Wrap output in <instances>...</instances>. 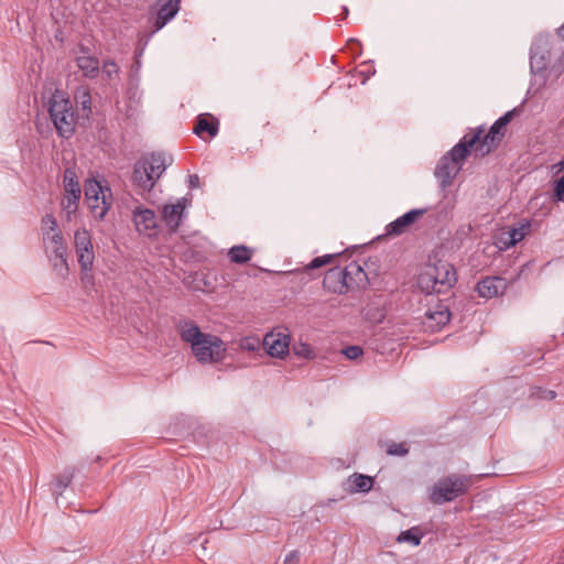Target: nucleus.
Here are the masks:
<instances>
[{
  "label": "nucleus",
  "mask_w": 564,
  "mask_h": 564,
  "mask_svg": "<svg viewBox=\"0 0 564 564\" xmlns=\"http://www.w3.org/2000/svg\"><path fill=\"white\" fill-rule=\"evenodd\" d=\"M299 562H300V552L292 551L285 556L283 564H299Z\"/></svg>",
  "instance_id": "obj_44"
},
{
  "label": "nucleus",
  "mask_w": 564,
  "mask_h": 564,
  "mask_svg": "<svg viewBox=\"0 0 564 564\" xmlns=\"http://www.w3.org/2000/svg\"><path fill=\"white\" fill-rule=\"evenodd\" d=\"M63 183L65 191L64 195L80 197L82 191L75 170L66 169L64 171Z\"/></svg>",
  "instance_id": "obj_22"
},
{
  "label": "nucleus",
  "mask_w": 564,
  "mask_h": 564,
  "mask_svg": "<svg viewBox=\"0 0 564 564\" xmlns=\"http://www.w3.org/2000/svg\"><path fill=\"white\" fill-rule=\"evenodd\" d=\"M181 0H166L159 1L158 17L154 22L155 30H161L167 22H170L180 10Z\"/></svg>",
  "instance_id": "obj_18"
},
{
  "label": "nucleus",
  "mask_w": 564,
  "mask_h": 564,
  "mask_svg": "<svg viewBox=\"0 0 564 564\" xmlns=\"http://www.w3.org/2000/svg\"><path fill=\"white\" fill-rule=\"evenodd\" d=\"M423 538V533L421 530L416 527L410 528L409 530H405L400 533L398 536L399 542H408L414 546H417L421 543V540Z\"/></svg>",
  "instance_id": "obj_27"
},
{
  "label": "nucleus",
  "mask_w": 564,
  "mask_h": 564,
  "mask_svg": "<svg viewBox=\"0 0 564 564\" xmlns=\"http://www.w3.org/2000/svg\"><path fill=\"white\" fill-rule=\"evenodd\" d=\"M76 473L75 467H70L69 469L65 470L64 474L58 475L54 478V494L59 496L62 495L63 490L67 488Z\"/></svg>",
  "instance_id": "obj_26"
},
{
  "label": "nucleus",
  "mask_w": 564,
  "mask_h": 564,
  "mask_svg": "<svg viewBox=\"0 0 564 564\" xmlns=\"http://www.w3.org/2000/svg\"><path fill=\"white\" fill-rule=\"evenodd\" d=\"M261 346V341L258 337H245L240 341V348L246 351H254L258 350Z\"/></svg>",
  "instance_id": "obj_35"
},
{
  "label": "nucleus",
  "mask_w": 564,
  "mask_h": 564,
  "mask_svg": "<svg viewBox=\"0 0 564 564\" xmlns=\"http://www.w3.org/2000/svg\"><path fill=\"white\" fill-rule=\"evenodd\" d=\"M48 115L61 138L69 139L74 135L78 116L72 100L63 91L55 90L50 98Z\"/></svg>",
  "instance_id": "obj_3"
},
{
  "label": "nucleus",
  "mask_w": 564,
  "mask_h": 564,
  "mask_svg": "<svg viewBox=\"0 0 564 564\" xmlns=\"http://www.w3.org/2000/svg\"><path fill=\"white\" fill-rule=\"evenodd\" d=\"M550 51L541 46L531 50L530 68L534 74L544 72L550 64Z\"/></svg>",
  "instance_id": "obj_19"
},
{
  "label": "nucleus",
  "mask_w": 564,
  "mask_h": 564,
  "mask_svg": "<svg viewBox=\"0 0 564 564\" xmlns=\"http://www.w3.org/2000/svg\"><path fill=\"white\" fill-rule=\"evenodd\" d=\"M198 184H199L198 175H196V174L189 175V186L191 187H196V186H198Z\"/></svg>",
  "instance_id": "obj_46"
},
{
  "label": "nucleus",
  "mask_w": 564,
  "mask_h": 564,
  "mask_svg": "<svg viewBox=\"0 0 564 564\" xmlns=\"http://www.w3.org/2000/svg\"><path fill=\"white\" fill-rule=\"evenodd\" d=\"M473 479L470 476L452 474L441 478L431 489L430 500L434 505H443L465 495Z\"/></svg>",
  "instance_id": "obj_6"
},
{
  "label": "nucleus",
  "mask_w": 564,
  "mask_h": 564,
  "mask_svg": "<svg viewBox=\"0 0 564 564\" xmlns=\"http://www.w3.org/2000/svg\"><path fill=\"white\" fill-rule=\"evenodd\" d=\"M184 200L185 199H180L176 204H166L162 208V219L171 234L176 232L180 228L181 219L185 210Z\"/></svg>",
  "instance_id": "obj_14"
},
{
  "label": "nucleus",
  "mask_w": 564,
  "mask_h": 564,
  "mask_svg": "<svg viewBox=\"0 0 564 564\" xmlns=\"http://www.w3.org/2000/svg\"><path fill=\"white\" fill-rule=\"evenodd\" d=\"M262 345L271 357L283 358L289 354L290 336L280 332H271L264 336Z\"/></svg>",
  "instance_id": "obj_11"
},
{
  "label": "nucleus",
  "mask_w": 564,
  "mask_h": 564,
  "mask_svg": "<svg viewBox=\"0 0 564 564\" xmlns=\"http://www.w3.org/2000/svg\"><path fill=\"white\" fill-rule=\"evenodd\" d=\"M557 165L560 166V170H564V159L561 160Z\"/></svg>",
  "instance_id": "obj_49"
},
{
  "label": "nucleus",
  "mask_w": 564,
  "mask_h": 564,
  "mask_svg": "<svg viewBox=\"0 0 564 564\" xmlns=\"http://www.w3.org/2000/svg\"><path fill=\"white\" fill-rule=\"evenodd\" d=\"M477 132H479V140L474 148H471L473 153L476 158H484L499 147L506 134V127L497 119L487 133H485L482 127H478L470 129L466 134H475Z\"/></svg>",
  "instance_id": "obj_8"
},
{
  "label": "nucleus",
  "mask_w": 564,
  "mask_h": 564,
  "mask_svg": "<svg viewBox=\"0 0 564 564\" xmlns=\"http://www.w3.org/2000/svg\"><path fill=\"white\" fill-rule=\"evenodd\" d=\"M50 261L52 263L53 270L56 272L57 275L62 278H66L68 274V263L67 258H50Z\"/></svg>",
  "instance_id": "obj_33"
},
{
  "label": "nucleus",
  "mask_w": 564,
  "mask_h": 564,
  "mask_svg": "<svg viewBox=\"0 0 564 564\" xmlns=\"http://www.w3.org/2000/svg\"><path fill=\"white\" fill-rule=\"evenodd\" d=\"M337 256H339V252L316 257L304 267V272H310L312 270L322 268L323 265L330 264Z\"/></svg>",
  "instance_id": "obj_28"
},
{
  "label": "nucleus",
  "mask_w": 564,
  "mask_h": 564,
  "mask_svg": "<svg viewBox=\"0 0 564 564\" xmlns=\"http://www.w3.org/2000/svg\"><path fill=\"white\" fill-rule=\"evenodd\" d=\"M529 228V224H522L519 227H509L506 230L509 234L510 240L509 242L513 246H516L519 241H521L525 235L527 230Z\"/></svg>",
  "instance_id": "obj_32"
},
{
  "label": "nucleus",
  "mask_w": 564,
  "mask_h": 564,
  "mask_svg": "<svg viewBox=\"0 0 564 564\" xmlns=\"http://www.w3.org/2000/svg\"><path fill=\"white\" fill-rule=\"evenodd\" d=\"M564 40V34H558Z\"/></svg>",
  "instance_id": "obj_51"
},
{
  "label": "nucleus",
  "mask_w": 564,
  "mask_h": 564,
  "mask_svg": "<svg viewBox=\"0 0 564 564\" xmlns=\"http://www.w3.org/2000/svg\"><path fill=\"white\" fill-rule=\"evenodd\" d=\"M409 448L405 443H391L387 447V454L390 456H405Z\"/></svg>",
  "instance_id": "obj_36"
},
{
  "label": "nucleus",
  "mask_w": 564,
  "mask_h": 564,
  "mask_svg": "<svg viewBox=\"0 0 564 564\" xmlns=\"http://www.w3.org/2000/svg\"><path fill=\"white\" fill-rule=\"evenodd\" d=\"M348 491L354 492H368L373 486V479L370 476L362 474H354L347 479Z\"/></svg>",
  "instance_id": "obj_20"
},
{
  "label": "nucleus",
  "mask_w": 564,
  "mask_h": 564,
  "mask_svg": "<svg viewBox=\"0 0 564 564\" xmlns=\"http://www.w3.org/2000/svg\"><path fill=\"white\" fill-rule=\"evenodd\" d=\"M177 329L183 341L188 343L196 360L200 364H216L226 356V345L216 335L204 333L192 321L182 319Z\"/></svg>",
  "instance_id": "obj_1"
},
{
  "label": "nucleus",
  "mask_w": 564,
  "mask_h": 564,
  "mask_svg": "<svg viewBox=\"0 0 564 564\" xmlns=\"http://www.w3.org/2000/svg\"><path fill=\"white\" fill-rule=\"evenodd\" d=\"M513 112L514 110L508 111L498 119L503 127H507L508 123L512 120Z\"/></svg>",
  "instance_id": "obj_45"
},
{
  "label": "nucleus",
  "mask_w": 564,
  "mask_h": 564,
  "mask_svg": "<svg viewBox=\"0 0 564 564\" xmlns=\"http://www.w3.org/2000/svg\"><path fill=\"white\" fill-rule=\"evenodd\" d=\"M478 140L479 132L465 134L457 144L440 159L434 174L443 188L452 184L454 177L462 170L464 161L473 152L471 148H474Z\"/></svg>",
  "instance_id": "obj_2"
},
{
  "label": "nucleus",
  "mask_w": 564,
  "mask_h": 564,
  "mask_svg": "<svg viewBox=\"0 0 564 564\" xmlns=\"http://www.w3.org/2000/svg\"><path fill=\"white\" fill-rule=\"evenodd\" d=\"M74 246L82 271H90L94 264L95 253L91 237L87 229L83 228L75 231Z\"/></svg>",
  "instance_id": "obj_9"
},
{
  "label": "nucleus",
  "mask_w": 564,
  "mask_h": 564,
  "mask_svg": "<svg viewBox=\"0 0 564 564\" xmlns=\"http://www.w3.org/2000/svg\"><path fill=\"white\" fill-rule=\"evenodd\" d=\"M78 68L86 77L96 78L99 74V61L90 55H83L76 58Z\"/></svg>",
  "instance_id": "obj_21"
},
{
  "label": "nucleus",
  "mask_w": 564,
  "mask_h": 564,
  "mask_svg": "<svg viewBox=\"0 0 564 564\" xmlns=\"http://www.w3.org/2000/svg\"><path fill=\"white\" fill-rule=\"evenodd\" d=\"M293 350L295 355L304 357V358H312L314 356V352L308 344L305 343H299L293 346Z\"/></svg>",
  "instance_id": "obj_39"
},
{
  "label": "nucleus",
  "mask_w": 564,
  "mask_h": 564,
  "mask_svg": "<svg viewBox=\"0 0 564 564\" xmlns=\"http://www.w3.org/2000/svg\"><path fill=\"white\" fill-rule=\"evenodd\" d=\"M507 283L500 276H487L479 281L476 285V291L481 297L491 299L502 294L506 290Z\"/></svg>",
  "instance_id": "obj_16"
},
{
  "label": "nucleus",
  "mask_w": 564,
  "mask_h": 564,
  "mask_svg": "<svg viewBox=\"0 0 564 564\" xmlns=\"http://www.w3.org/2000/svg\"><path fill=\"white\" fill-rule=\"evenodd\" d=\"M557 34H564V24L557 29Z\"/></svg>",
  "instance_id": "obj_48"
},
{
  "label": "nucleus",
  "mask_w": 564,
  "mask_h": 564,
  "mask_svg": "<svg viewBox=\"0 0 564 564\" xmlns=\"http://www.w3.org/2000/svg\"><path fill=\"white\" fill-rule=\"evenodd\" d=\"M43 240L46 249L66 247L61 230L52 232V235H50V231L43 232Z\"/></svg>",
  "instance_id": "obj_29"
},
{
  "label": "nucleus",
  "mask_w": 564,
  "mask_h": 564,
  "mask_svg": "<svg viewBox=\"0 0 564 564\" xmlns=\"http://www.w3.org/2000/svg\"><path fill=\"white\" fill-rule=\"evenodd\" d=\"M48 253V258H62L66 257L67 247H56L46 249Z\"/></svg>",
  "instance_id": "obj_43"
},
{
  "label": "nucleus",
  "mask_w": 564,
  "mask_h": 564,
  "mask_svg": "<svg viewBox=\"0 0 564 564\" xmlns=\"http://www.w3.org/2000/svg\"><path fill=\"white\" fill-rule=\"evenodd\" d=\"M166 158L162 153H152L135 162L132 182L142 191H151L166 170Z\"/></svg>",
  "instance_id": "obj_5"
},
{
  "label": "nucleus",
  "mask_w": 564,
  "mask_h": 564,
  "mask_svg": "<svg viewBox=\"0 0 564 564\" xmlns=\"http://www.w3.org/2000/svg\"><path fill=\"white\" fill-rule=\"evenodd\" d=\"M554 196L556 200H564V174L555 182Z\"/></svg>",
  "instance_id": "obj_42"
},
{
  "label": "nucleus",
  "mask_w": 564,
  "mask_h": 564,
  "mask_svg": "<svg viewBox=\"0 0 564 564\" xmlns=\"http://www.w3.org/2000/svg\"><path fill=\"white\" fill-rule=\"evenodd\" d=\"M451 319V311L448 305L438 302L434 307H430L423 317L422 324L426 330L438 332Z\"/></svg>",
  "instance_id": "obj_10"
},
{
  "label": "nucleus",
  "mask_w": 564,
  "mask_h": 564,
  "mask_svg": "<svg viewBox=\"0 0 564 564\" xmlns=\"http://www.w3.org/2000/svg\"><path fill=\"white\" fill-rule=\"evenodd\" d=\"M532 395L538 399L553 400L556 397V392L553 390H546L538 387L533 389Z\"/></svg>",
  "instance_id": "obj_41"
},
{
  "label": "nucleus",
  "mask_w": 564,
  "mask_h": 564,
  "mask_svg": "<svg viewBox=\"0 0 564 564\" xmlns=\"http://www.w3.org/2000/svg\"><path fill=\"white\" fill-rule=\"evenodd\" d=\"M456 270L446 261L427 264L417 276V285L426 294L445 293L456 283Z\"/></svg>",
  "instance_id": "obj_4"
},
{
  "label": "nucleus",
  "mask_w": 564,
  "mask_h": 564,
  "mask_svg": "<svg viewBox=\"0 0 564 564\" xmlns=\"http://www.w3.org/2000/svg\"><path fill=\"white\" fill-rule=\"evenodd\" d=\"M204 132H207L210 137H215L218 133V122L209 121L207 118L200 115L197 118L194 133L200 137Z\"/></svg>",
  "instance_id": "obj_25"
},
{
  "label": "nucleus",
  "mask_w": 564,
  "mask_h": 564,
  "mask_svg": "<svg viewBox=\"0 0 564 564\" xmlns=\"http://www.w3.org/2000/svg\"><path fill=\"white\" fill-rule=\"evenodd\" d=\"M347 285L344 270L340 267L329 269L324 275L323 286L328 292L346 294L348 292Z\"/></svg>",
  "instance_id": "obj_15"
},
{
  "label": "nucleus",
  "mask_w": 564,
  "mask_h": 564,
  "mask_svg": "<svg viewBox=\"0 0 564 564\" xmlns=\"http://www.w3.org/2000/svg\"><path fill=\"white\" fill-rule=\"evenodd\" d=\"M343 270L345 273L346 284H348V291L354 290L355 288H362L368 282L367 273L355 261L347 264Z\"/></svg>",
  "instance_id": "obj_17"
},
{
  "label": "nucleus",
  "mask_w": 564,
  "mask_h": 564,
  "mask_svg": "<svg viewBox=\"0 0 564 564\" xmlns=\"http://www.w3.org/2000/svg\"><path fill=\"white\" fill-rule=\"evenodd\" d=\"M102 73L108 79H111L115 75H118L119 66L113 59H107L104 62Z\"/></svg>",
  "instance_id": "obj_37"
},
{
  "label": "nucleus",
  "mask_w": 564,
  "mask_h": 564,
  "mask_svg": "<svg viewBox=\"0 0 564 564\" xmlns=\"http://www.w3.org/2000/svg\"><path fill=\"white\" fill-rule=\"evenodd\" d=\"M343 11H344L345 17H347L348 15V8L347 7H343Z\"/></svg>",
  "instance_id": "obj_50"
},
{
  "label": "nucleus",
  "mask_w": 564,
  "mask_h": 564,
  "mask_svg": "<svg viewBox=\"0 0 564 564\" xmlns=\"http://www.w3.org/2000/svg\"><path fill=\"white\" fill-rule=\"evenodd\" d=\"M426 213V209H411L410 212L403 214L398 217L392 223L386 226V235L387 236H400L409 230L411 225H413L419 217L423 216Z\"/></svg>",
  "instance_id": "obj_12"
},
{
  "label": "nucleus",
  "mask_w": 564,
  "mask_h": 564,
  "mask_svg": "<svg viewBox=\"0 0 564 564\" xmlns=\"http://www.w3.org/2000/svg\"><path fill=\"white\" fill-rule=\"evenodd\" d=\"M75 101L80 106L82 111L86 117L91 113V95L87 87H79L74 95Z\"/></svg>",
  "instance_id": "obj_24"
},
{
  "label": "nucleus",
  "mask_w": 564,
  "mask_h": 564,
  "mask_svg": "<svg viewBox=\"0 0 564 564\" xmlns=\"http://www.w3.org/2000/svg\"><path fill=\"white\" fill-rule=\"evenodd\" d=\"M42 225H43V232L50 231V235H52V232L59 230L57 227L55 217L51 214H47L42 218Z\"/></svg>",
  "instance_id": "obj_38"
},
{
  "label": "nucleus",
  "mask_w": 564,
  "mask_h": 564,
  "mask_svg": "<svg viewBox=\"0 0 564 564\" xmlns=\"http://www.w3.org/2000/svg\"><path fill=\"white\" fill-rule=\"evenodd\" d=\"M228 257L231 262L238 263V264H243L251 259L252 249H250L243 245L234 246L229 249Z\"/></svg>",
  "instance_id": "obj_23"
},
{
  "label": "nucleus",
  "mask_w": 564,
  "mask_h": 564,
  "mask_svg": "<svg viewBox=\"0 0 564 564\" xmlns=\"http://www.w3.org/2000/svg\"><path fill=\"white\" fill-rule=\"evenodd\" d=\"M133 221L137 230L148 236H152L158 228L155 214L149 208L137 207L133 210Z\"/></svg>",
  "instance_id": "obj_13"
},
{
  "label": "nucleus",
  "mask_w": 564,
  "mask_h": 564,
  "mask_svg": "<svg viewBox=\"0 0 564 564\" xmlns=\"http://www.w3.org/2000/svg\"><path fill=\"white\" fill-rule=\"evenodd\" d=\"M80 197H73L70 195H64L61 202L62 209L66 213L67 219L75 214L78 208V202Z\"/></svg>",
  "instance_id": "obj_31"
},
{
  "label": "nucleus",
  "mask_w": 564,
  "mask_h": 564,
  "mask_svg": "<svg viewBox=\"0 0 564 564\" xmlns=\"http://www.w3.org/2000/svg\"><path fill=\"white\" fill-rule=\"evenodd\" d=\"M494 238H495V245L498 247L499 250L506 251V250L510 249L511 247H513V245H511L509 242L510 237L506 229H501L499 232H497L495 235Z\"/></svg>",
  "instance_id": "obj_34"
},
{
  "label": "nucleus",
  "mask_w": 564,
  "mask_h": 564,
  "mask_svg": "<svg viewBox=\"0 0 564 564\" xmlns=\"http://www.w3.org/2000/svg\"><path fill=\"white\" fill-rule=\"evenodd\" d=\"M85 198L94 217L104 219L111 206L110 188L102 187L96 180H90L85 184Z\"/></svg>",
  "instance_id": "obj_7"
},
{
  "label": "nucleus",
  "mask_w": 564,
  "mask_h": 564,
  "mask_svg": "<svg viewBox=\"0 0 564 564\" xmlns=\"http://www.w3.org/2000/svg\"><path fill=\"white\" fill-rule=\"evenodd\" d=\"M343 354L345 355L346 358L354 360L360 357L364 354V350L361 347L352 345L344 348Z\"/></svg>",
  "instance_id": "obj_40"
},
{
  "label": "nucleus",
  "mask_w": 564,
  "mask_h": 564,
  "mask_svg": "<svg viewBox=\"0 0 564 564\" xmlns=\"http://www.w3.org/2000/svg\"><path fill=\"white\" fill-rule=\"evenodd\" d=\"M558 67L564 70V52L562 53L561 57L558 58Z\"/></svg>",
  "instance_id": "obj_47"
},
{
  "label": "nucleus",
  "mask_w": 564,
  "mask_h": 564,
  "mask_svg": "<svg viewBox=\"0 0 564 564\" xmlns=\"http://www.w3.org/2000/svg\"><path fill=\"white\" fill-rule=\"evenodd\" d=\"M471 564H500V561L494 552L481 551L471 558Z\"/></svg>",
  "instance_id": "obj_30"
}]
</instances>
